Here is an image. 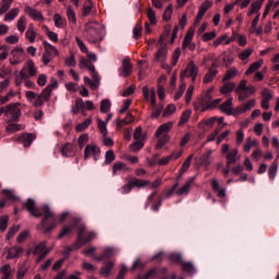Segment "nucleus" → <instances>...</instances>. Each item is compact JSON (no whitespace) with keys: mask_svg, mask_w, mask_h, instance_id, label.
I'll return each mask as SVG.
<instances>
[{"mask_svg":"<svg viewBox=\"0 0 279 279\" xmlns=\"http://www.w3.org/2000/svg\"><path fill=\"white\" fill-rule=\"evenodd\" d=\"M104 36H106V29L98 22H89L85 26V38L92 45H97V43H101L104 40Z\"/></svg>","mask_w":279,"mask_h":279,"instance_id":"nucleus-1","label":"nucleus"},{"mask_svg":"<svg viewBox=\"0 0 279 279\" xmlns=\"http://www.w3.org/2000/svg\"><path fill=\"white\" fill-rule=\"evenodd\" d=\"M24 208L28 210L32 215V217H36L37 219L43 217L41 223L45 226L49 219L53 218V211L51 208L48 207V205H45L44 207L36 208V201L35 199H27L24 203Z\"/></svg>","mask_w":279,"mask_h":279,"instance_id":"nucleus-2","label":"nucleus"},{"mask_svg":"<svg viewBox=\"0 0 279 279\" xmlns=\"http://www.w3.org/2000/svg\"><path fill=\"white\" fill-rule=\"evenodd\" d=\"M173 128V122H166L158 126L155 132V138H158V143L156 145V149H162L165 145H168L169 141H171V136H169V132Z\"/></svg>","mask_w":279,"mask_h":279,"instance_id":"nucleus-3","label":"nucleus"},{"mask_svg":"<svg viewBox=\"0 0 279 279\" xmlns=\"http://www.w3.org/2000/svg\"><path fill=\"white\" fill-rule=\"evenodd\" d=\"M239 101H245L248 97L256 94V88L254 85H247V80H241L235 88Z\"/></svg>","mask_w":279,"mask_h":279,"instance_id":"nucleus-4","label":"nucleus"},{"mask_svg":"<svg viewBox=\"0 0 279 279\" xmlns=\"http://www.w3.org/2000/svg\"><path fill=\"white\" fill-rule=\"evenodd\" d=\"M53 88H58V82H54L52 85H48L41 94L36 96L34 102L35 108H40L45 101H49V99H51V93H53Z\"/></svg>","mask_w":279,"mask_h":279,"instance_id":"nucleus-5","label":"nucleus"},{"mask_svg":"<svg viewBox=\"0 0 279 279\" xmlns=\"http://www.w3.org/2000/svg\"><path fill=\"white\" fill-rule=\"evenodd\" d=\"M44 53H43V62L45 65L49 64L53 58H58L60 56V51H58V48L56 46L49 44L48 41H44Z\"/></svg>","mask_w":279,"mask_h":279,"instance_id":"nucleus-6","label":"nucleus"},{"mask_svg":"<svg viewBox=\"0 0 279 279\" xmlns=\"http://www.w3.org/2000/svg\"><path fill=\"white\" fill-rule=\"evenodd\" d=\"M221 154L222 156L226 155L227 159V167H230V165H234L236 160H240L241 157L239 156V148H232L230 149L229 144H223L221 147Z\"/></svg>","mask_w":279,"mask_h":279,"instance_id":"nucleus-7","label":"nucleus"},{"mask_svg":"<svg viewBox=\"0 0 279 279\" xmlns=\"http://www.w3.org/2000/svg\"><path fill=\"white\" fill-rule=\"evenodd\" d=\"M25 49L23 47L17 46L13 50H11V56L9 58L10 64L13 66H16L19 64H22V62H25L26 58Z\"/></svg>","mask_w":279,"mask_h":279,"instance_id":"nucleus-8","label":"nucleus"},{"mask_svg":"<svg viewBox=\"0 0 279 279\" xmlns=\"http://www.w3.org/2000/svg\"><path fill=\"white\" fill-rule=\"evenodd\" d=\"M5 117H11V121H19L21 119V102H12L4 106Z\"/></svg>","mask_w":279,"mask_h":279,"instance_id":"nucleus-9","label":"nucleus"},{"mask_svg":"<svg viewBox=\"0 0 279 279\" xmlns=\"http://www.w3.org/2000/svg\"><path fill=\"white\" fill-rule=\"evenodd\" d=\"M197 75H199V68L195 65V62H190L184 71L181 72V82L185 77H191L192 82L197 80Z\"/></svg>","mask_w":279,"mask_h":279,"instance_id":"nucleus-10","label":"nucleus"},{"mask_svg":"<svg viewBox=\"0 0 279 279\" xmlns=\"http://www.w3.org/2000/svg\"><path fill=\"white\" fill-rule=\"evenodd\" d=\"M95 236H96L95 232L93 231L87 232L85 227H81L77 242L75 245H78V247H82V245H86V243H89V241H93Z\"/></svg>","mask_w":279,"mask_h":279,"instance_id":"nucleus-11","label":"nucleus"},{"mask_svg":"<svg viewBox=\"0 0 279 279\" xmlns=\"http://www.w3.org/2000/svg\"><path fill=\"white\" fill-rule=\"evenodd\" d=\"M99 156H101V149L96 144H87L84 149V160L88 158H94V160H98Z\"/></svg>","mask_w":279,"mask_h":279,"instance_id":"nucleus-12","label":"nucleus"},{"mask_svg":"<svg viewBox=\"0 0 279 279\" xmlns=\"http://www.w3.org/2000/svg\"><path fill=\"white\" fill-rule=\"evenodd\" d=\"M233 101H234L233 98H229L228 100L222 102L219 106L220 112H223V114H228V117H232V116L236 117V116H239V112L236 111V107L235 108L232 107Z\"/></svg>","mask_w":279,"mask_h":279,"instance_id":"nucleus-13","label":"nucleus"},{"mask_svg":"<svg viewBox=\"0 0 279 279\" xmlns=\"http://www.w3.org/2000/svg\"><path fill=\"white\" fill-rule=\"evenodd\" d=\"M22 77H36L38 75V70L34 64V60H28L26 64L22 68Z\"/></svg>","mask_w":279,"mask_h":279,"instance_id":"nucleus-14","label":"nucleus"},{"mask_svg":"<svg viewBox=\"0 0 279 279\" xmlns=\"http://www.w3.org/2000/svg\"><path fill=\"white\" fill-rule=\"evenodd\" d=\"M24 12L33 21H45V15H43V12H40V11L29 7V5L25 7Z\"/></svg>","mask_w":279,"mask_h":279,"instance_id":"nucleus-15","label":"nucleus"},{"mask_svg":"<svg viewBox=\"0 0 279 279\" xmlns=\"http://www.w3.org/2000/svg\"><path fill=\"white\" fill-rule=\"evenodd\" d=\"M33 254H35V256H39L37 263H40L43 258L49 254V251L47 250V242L39 243L33 251Z\"/></svg>","mask_w":279,"mask_h":279,"instance_id":"nucleus-16","label":"nucleus"},{"mask_svg":"<svg viewBox=\"0 0 279 279\" xmlns=\"http://www.w3.org/2000/svg\"><path fill=\"white\" fill-rule=\"evenodd\" d=\"M61 154L65 158H73V156L77 154V147H75L74 144L66 143L61 147Z\"/></svg>","mask_w":279,"mask_h":279,"instance_id":"nucleus-17","label":"nucleus"},{"mask_svg":"<svg viewBox=\"0 0 279 279\" xmlns=\"http://www.w3.org/2000/svg\"><path fill=\"white\" fill-rule=\"evenodd\" d=\"M256 107V99H248L244 105L236 107V112L239 114H245V112H250L252 108Z\"/></svg>","mask_w":279,"mask_h":279,"instance_id":"nucleus-18","label":"nucleus"},{"mask_svg":"<svg viewBox=\"0 0 279 279\" xmlns=\"http://www.w3.org/2000/svg\"><path fill=\"white\" fill-rule=\"evenodd\" d=\"M142 93L146 101H150L151 106L156 108V88L150 89V96H149V87L147 86L143 87Z\"/></svg>","mask_w":279,"mask_h":279,"instance_id":"nucleus-19","label":"nucleus"},{"mask_svg":"<svg viewBox=\"0 0 279 279\" xmlns=\"http://www.w3.org/2000/svg\"><path fill=\"white\" fill-rule=\"evenodd\" d=\"M215 90V87H209L206 93L203 95L202 98L198 99L199 106H196V110H202V104H209L213 100V93Z\"/></svg>","mask_w":279,"mask_h":279,"instance_id":"nucleus-20","label":"nucleus"},{"mask_svg":"<svg viewBox=\"0 0 279 279\" xmlns=\"http://www.w3.org/2000/svg\"><path fill=\"white\" fill-rule=\"evenodd\" d=\"M236 40L240 47H245L247 45V38L244 35L233 33L232 36L226 40V45H230V43H234Z\"/></svg>","mask_w":279,"mask_h":279,"instance_id":"nucleus-21","label":"nucleus"},{"mask_svg":"<svg viewBox=\"0 0 279 279\" xmlns=\"http://www.w3.org/2000/svg\"><path fill=\"white\" fill-rule=\"evenodd\" d=\"M215 123H217V117H211L204 119L202 122H199L198 125L201 130H204V132H208V130H213Z\"/></svg>","mask_w":279,"mask_h":279,"instance_id":"nucleus-22","label":"nucleus"},{"mask_svg":"<svg viewBox=\"0 0 279 279\" xmlns=\"http://www.w3.org/2000/svg\"><path fill=\"white\" fill-rule=\"evenodd\" d=\"M68 213H63L60 215V218H56V215L53 214L52 218H48L51 219L52 223L49 227H46L45 232H51V230H53V228H56V226H58V223H62V221H65L66 217H68Z\"/></svg>","mask_w":279,"mask_h":279,"instance_id":"nucleus-23","label":"nucleus"},{"mask_svg":"<svg viewBox=\"0 0 279 279\" xmlns=\"http://www.w3.org/2000/svg\"><path fill=\"white\" fill-rule=\"evenodd\" d=\"M263 3H265V0L253 1L247 12V16H252V14H260V9L263 8Z\"/></svg>","mask_w":279,"mask_h":279,"instance_id":"nucleus-24","label":"nucleus"},{"mask_svg":"<svg viewBox=\"0 0 279 279\" xmlns=\"http://www.w3.org/2000/svg\"><path fill=\"white\" fill-rule=\"evenodd\" d=\"M263 64H265V61L263 59H258L248 66V69L244 72V75H252L253 73H258V69H260Z\"/></svg>","mask_w":279,"mask_h":279,"instance_id":"nucleus-25","label":"nucleus"},{"mask_svg":"<svg viewBox=\"0 0 279 279\" xmlns=\"http://www.w3.org/2000/svg\"><path fill=\"white\" fill-rule=\"evenodd\" d=\"M0 276L1 279H12V277L14 276V270H12V266H10L9 264L1 266Z\"/></svg>","mask_w":279,"mask_h":279,"instance_id":"nucleus-26","label":"nucleus"},{"mask_svg":"<svg viewBox=\"0 0 279 279\" xmlns=\"http://www.w3.org/2000/svg\"><path fill=\"white\" fill-rule=\"evenodd\" d=\"M7 252H8L7 258L9 260H11L12 258H21V256H23V248L19 246H13L11 248H8Z\"/></svg>","mask_w":279,"mask_h":279,"instance_id":"nucleus-27","label":"nucleus"},{"mask_svg":"<svg viewBox=\"0 0 279 279\" xmlns=\"http://www.w3.org/2000/svg\"><path fill=\"white\" fill-rule=\"evenodd\" d=\"M36 26H34V24H29L25 33L26 40H28V43H36Z\"/></svg>","mask_w":279,"mask_h":279,"instance_id":"nucleus-28","label":"nucleus"},{"mask_svg":"<svg viewBox=\"0 0 279 279\" xmlns=\"http://www.w3.org/2000/svg\"><path fill=\"white\" fill-rule=\"evenodd\" d=\"M219 73V70L217 68H211L208 70V72L203 77V84H210L215 77H217V74Z\"/></svg>","mask_w":279,"mask_h":279,"instance_id":"nucleus-29","label":"nucleus"},{"mask_svg":"<svg viewBox=\"0 0 279 279\" xmlns=\"http://www.w3.org/2000/svg\"><path fill=\"white\" fill-rule=\"evenodd\" d=\"M193 36H195V28L190 27L183 39L182 49H186L193 43Z\"/></svg>","mask_w":279,"mask_h":279,"instance_id":"nucleus-30","label":"nucleus"},{"mask_svg":"<svg viewBox=\"0 0 279 279\" xmlns=\"http://www.w3.org/2000/svg\"><path fill=\"white\" fill-rule=\"evenodd\" d=\"M253 147H258V141H256L252 137H247L243 145V151L245 154H250V151H252Z\"/></svg>","mask_w":279,"mask_h":279,"instance_id":"nucleus-31","label":"nucleus"},{"mask_svg":"<svg viewBox=\"0 0 279 279\" xmlns=\"http://www.w3.org/2000/svg\"><path fill=\"white\" fill-rule=\"evenodd\" d=\"M221 104V98L215 99L214 101H208L207 104L202 102L201 112H206V110H215L217 106Z\"/></svg>","mask_w":279,"mask_h":279,"instance_id":"nucleus-32","label":"nucleus"},{"mask_svg":"<svg viewBox=\"0 0 279 279\" xmlns=\"http://www.w3.org/2000/svg\"><path fill=\"white\" fill-rule=\"evenodd\" d=\"M239 75H241L239 69L231 68L226 72L225 76L222 77V82H230V80H234V77H239Z\"/></svg>","mask_w":279,"mask_h":279,"instance_id":"nucleus-33","label":"nucleus"},{"mask_svg":"<svg viewBox=\"0 0 279 279\" xmlns=\"http://www.w3.org/2000/svg\"><path fill=\"white\" fill-rule=\"evenodd\" d=\"M132 73V63L129 60L122 61V69L120 71L121 77H128Z\"/></svg>","mask_w":279,"mask_h":279,"instance_id":"nucleus-34","label":"nucleus"},{"mask_svg":"<svg viewBox=\"0 0 279 279\" xmlns=\"http://www.w3.org/2000/svg\"><path fill=\"white\" fill-rule=\"evenodd\" d=\"M121 171H131V169L128 167V165L121 162V161H117L116 163H113L112 166V174L117 175L119 172Z\"/></svg>","mask_w":279,"mask_h":279,"instance_id":"nucleus-35","label":"nucleus"},{"mask_svg":"<svg viewBox=\"0 0 279 279\" xmlns=\"http://www.w3.org/2000/svg\"><path fill=\"white\" fill-rule=\"evenodd\" d=\"M21 13V9L13 8L11 9L5 15H4V22L5 23H12L16 16Z\"/></svg>","mask_w":279,"mask_h":279,"instance_id":"nucleus-36","label":"nucleus"},{"mask_svg":"<svg viewBox=\"0 0 279 279\" xmlns=\"http://www.w3.org/2000/svg\"><path fill=\"white\" fill-rule=\"evenodd\" d=\"M53 22L54 26L59 29H64V27H66V19L62 17L59 13L53 15Z\"/></svg>","mask_w":279,"mask_h":279,"instance_id":"nucleus-37","label":"nucleus"},{"mask_svg":"<svg viewBox=\"0 0 279 279\" xmlns=\"http://www.w3.org/2000/svg\"><path fill=\"white\" fill-rule=\"evenodd\" d=\"M131 183L133 184V189H145L150 184L149 180H143V179H136V178L131 180Z\"/></svg>","mask_w":279,"mask_h":279,"instance_id":"nucleus-38","label":"nucleus"},{"mask_svg":"<svg viewBox=\"0 0 279 279\" xmlns=\"http://www.w3.org/2000/svg\"><path fill=\"white\" fill-rule=\"evenodd\" d=\"M201 163L203 167H210L213 163V150H208L207 153L203 154L201 157Z\"/></svg>","mask_w":279,"mask_h":279,"instance_id":"nucleus-39","label":"nucleus"},{"mask_svg":"<svg viewBox=\"0 0 279 279\" xmlns=\"http://www.w3.org/2000/svg\"><path fill=\"white\" fill-rule=\"evenodd\" d=\"M16 27H17V32H20V34L25 33V29H27V17H25V15H22L19 17V20L16 22Z\"/></svg>","mask_w":279,"mask_h":279,"instance_id":"nucleus-40","label":"nucleus"},{"mask_svg":"<svg viewBox=\"0 0 279 279\" xmlns=\"http://www.w3.org/2000/svg\"><path fill=\"white\" fill-rule=\"evenodd\" d=\"M211 186L214 191L217 193L218 197H225L226 196V187H219V181L217 179H213Z\"/></svg>","mask_w":279,"mask_h":279,"instance_id":"nucleus-41","label":"nucleus"},{"mask_svg":"<svg viewBox=\"0 0 279 279\" xmlns=\"http://www.w3.org/2000/svg\"><path fill=\"white\" fill-rule=\"evenodd\" d=\"M35 140H36V135L25 133L22 135L20 141L23 143L24 147H29V145H32V143H34Z\"/></svg>","mask_w":279,"mask_h":279,"instance_id":"nucleus-42","label":"nucleus"},{"mask_svg":"<svg viewBox=\"0 0 279 279\" xmlns=\"http://www.w3.org/2000/svg\"><path fill=\"white\" fill-rule=\"evenodd\" d=\"M210 8H213V1L205 0L198 8V14H201L202 16H205L208 10H210Z\"/></svg>","mask_w":279,"mask_h":279,"instance_id":"nucleus-43","label":"nucleus"},{"mask_svg":"<svg viewBox=\"0 0 279 279\" xmlns=\"http://www.w3.org/2000/svg\"><path fill=\"white\" fill-rule=\"evenodd\" d=\"M97 125L100 134L108 136V122H105L101 118H97Z\"/></svg>","mask_w":279,"mask_h":279,"instance_id":"nucleus-44","label":"nucleus"},{"mask_svg":"<svg viewBox=\"0 0 279 279\" xmlns=\"http://www.w3.org/2000/svg\"><path fill=\"white\" fill-rule=\"evenodd\" d=\"M235 84L233 82L225 83L223 86L220 87L221 95H230L232 90H234Z\"/></svg>","mask_w":279,"mask_h":279,"instance_id":"nucleus-45","label":"nucleus"},{"mask_svg":"<svg viewBox=\"0 0 279 279\" xmlns=\"http://www.w3.org/2000/svg\"><path fill=\"white\" fill-rule=\"evenodd\" d=\"M90 123H93V118H87L86 120L76 125V132H84V130H88Z\"/></svg>","mask_w":279,"mask_h":279,"instance_id":"nucleus-46","label":"nucleus"},{"mask_svg":"<svg viewBox=\"0 0 279 279\" xmlns=\"http://www.w3.org/2000/svg\"><path fill=\"white\" fill-rule=\"evenodd\" d=\"M66 17L69 23H72L73 25H77V16L75 15V11L73 10L72 7H68Z\"/></svg>","mask_w":279,"mask_h":279,"instance_id":"nucleus-47","label":"nucleus"},{"mask_svg":"<svg viewBox=\"0 0 279 279\" xmlns=\"http://www.w3.org/2000/svg\"><path fill=\"white\" fill-rule=\"evenodd\" d=\"M191 114H193V111L191 109L183 111L179 121V125H185V123H189Z\"/></svg>","mask_w":279,"mask_h":279,"instance_id":"nucleus-48","label":"nucleus"},{"mask_svg":"<svg viewBox=\"0 0 279 279\" xmlns=\"http://www.w3.org/2000/svg\"><path fill=\"white\" fill-rule=\"evenodd\" d=\"M93 12V1L86 0L83 4V16H88Z\"/></svg>","mask_w":279,"mask_h":279,"instance_id":"nucleus-49","label":"nucleus"},{"mask_svg":"<svg viewBox=\"0 0 279 279\" xmlns=\"http://www.w3.org/2000/svg\"><path fill=\"white\" fill-rule=\"evenodd\" d=\"M88 141H89V136L87 133H83L82 135H80V137L77 140L78 148L84 149V147H86Z\"/></svg>","mask_w":279,"mask_h":279,"instance_id":"nucleus-50","label":"nucleus"},{"mask_svg":"<svg viewBox=\"0 0 279 279\" xmlns=\"http://www.w3.org/2000/svg\"><path fill=\"white\" fill-rule=\"evenodd\" d=\"M110 108H112V102L109 99H104L100 102V112L108 113L110 112Z\"/></svg>","mask_w":279,"mask_h":279,"instance_id":"nucleus-51","label":"nucleus"},{"mask_svg":"<svg viewBox=\"0 0 279 279\" xmlns=\"http://www.w3.org/2000/svg\"><path fill=\"white\" fill-rule=\"evenodd\" d=\"M21 130H24L23 124L19 123H11L7 126V132L9 134H14V132H21Z\"/></svg>","mask_w":279,"mask_h":279,"instance_id":"nucleus-52","label":"nucleus"},{"mask_svg":"<svg viewBox=\"0 0 279 279\" xmlns=\"http://www.w3.org/2000/svg\"><path fill=\"white\" fill-rule=\"evenodd\" d=\"M193 161V155H190L185 161L183 162V165L180 168V173H186V171H189V168L191 167V162Z\"/></svg>","mask_w":279,"mask_h":279,"instance_id":"nucleus-53","label":"nucleus"},{"mask_svg":"<svg viewBox=\"0 0 279 279\" xmlns=\"http://www.w3.org/2000/svg\"><path fill=\"white\" fill-rule=\"evenodd\" d=\"M143 147H145V143L143 141L137 140V142H134L133 144H131L130 149H131V151L136 154V151H141V149H143Z\"/></svg>","mask_w":279,"mask_h":279,"instance_id":"nucleus-54","label":"nucleus"},{"mask_svg":"<svg viewBox=\"0 0 279 279\" xmlns=\"http://www.w3.org/2000/svg\"><path fill=\"white\" fill-rule=\"evenodd\" d=\"M254 53V49L247 48L244 51L240 52L238 58L242 61L248 60V58Z\"/></svg>","mask_w":279,"mask_h":279,"instance_id":"nucleus-55","label":"nucleus"},{"mask_svg":"<svg viewBox=\"0 0 279 279\" xmlns=\"http://www.w3.org/2000/svg\"><path fill=\"white\" fill-rule=\"evenodd\" d=\"M21 38L17 35H9L4 38L7 45H19Z\"/></svg>","mask_w":279,"mask_h":279,"instance_id":"nucleus-56","label":"nucleus"},{"mask_svg":"<svg viewBox=\"0 0 279 279\" xmlns=\"http://www.w3.org/2000/svg\"><path fill=\"white\" fill-rule=\"evenodd\" d=\"M146 134H143V128L142 126H137L136 129H135V132H134V140L135 141H145V138H146Z\"/></svg>","mask_w":279,"mask_h":279,"instance_id":"nucleus-57","label":"nucleus"},{"mask_svg":"<svg viewBox=\"0 0 279 279\" xmlns=\"http://www.w3.org/2000/svg\"><path fill=\"white\" fill-rule=\"evenodd\" d=\"M215 38H217V32H215V31L209 32V33H204L202 35L203 43H208L210 40H215Z\"/></svg>","mask_w":279,"mask_h":279,"instance_id":"nucleus-58","label":"nucleus"},{"mask_svg":"<svg viewBox=\"0 0 279 279\" xmlns=\"http://www.w3.org/2000/svg\"><path fill=\"white\" fill-rule=\"evenodd\" d=\"M146 14L151 25H156L158 23V20H156V11H154L151 8L146 10Z\"/></svg>","mask_w":279,"mask_h":279,"instance_id":"nucleus-59","label":"nucleus"},{"mask_svg":"<svg viewBox=\"0 0 279 279\" xmlns=\"http://www.w3.org/2000/svg\"><path fill=\"white\" fill-rule=\"evenodd\" d=\"M262 99L265 101H271V99H274V93L270 89L264 88L262 90Z\"/></svg>","mask_w":279,"mask_h":279,"instance_id":"nucleus-60","label":"nucleus"},{"mask_svg":"<svg viewBox=\"0 0 279 279\" xmlns=\"http://www.w3.org/2000/svg\"><path fill=\"white\" fill-rule=\"evenodd\" d=\"M133 121H134V116H132V113H129L123 120L121 119L118 120V125H120L121 128V125H128L130 123H133Z\"/></svg>","mask_w":279,"mask_h":279,"instance_id":"nucleus-61","label":"nucleus"},{"mask_svg":"<svg viewBox=\"0 0 279 279\" xmlns=\"http://www.w3.org/2000/svg\"><path fill=\"white\" fill-rule=\"evenodd\" d=\"M157 60L159 62H165L167 60V48L161 47L157 52Z\"/></svg>","mask_w":279,"mask_h":279,"instance_id":"nucleus-62","label":"nucleus"},{"mask_svg":"<svg viewBox=\"0 0 279 279\" xmlns=\"http://www.w3.org/2000/svg\"><path fill=\"white\" fill-rule=\"evenodd\" d=\"M189 191H191V182L185 183L179 190H177V195H189Z\"/></svg>","mask_w":279,"mask_h":279,"instance_id":"nucleus-63","label":"nucleus"},{"mask_svg":"<svg viewBox=\"0 0 279 279\" xmlns=\"http://www.w3.org/2000/svg\"><path fill=\"white\" fill-rule=\"evenodd\" d=\"M226 40H230V38H228V35H222L214 40L213 47H219V45H228L226 44Z\"/></svg>","mask_w":279,"mask_h":279,"instance_id":"nucleus-64","label":"nucleus"}]
</instances>
